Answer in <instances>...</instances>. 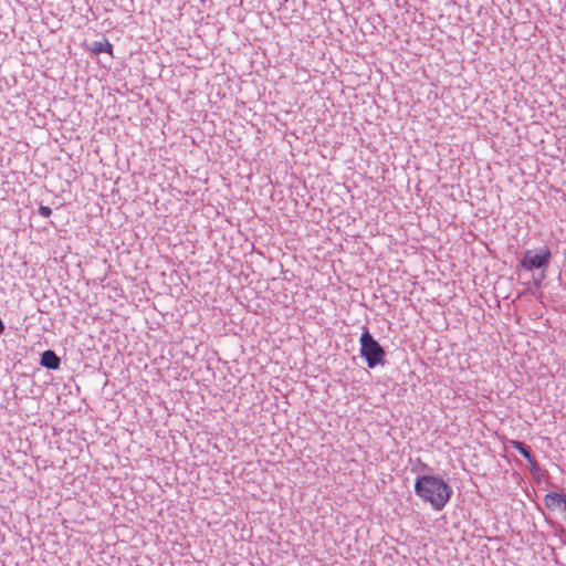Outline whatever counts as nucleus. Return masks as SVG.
<instances>
[{
    "instance_id": "obj_1",
    "label": "nucleus",
    "mask_w": 566,
    "mask_h": 566,
    "mask_svg": "<svg viewBox=\"0 0 566 566\" xmlns=\"http://www.w3.org/2000/svg\"><path fill=\"white\" fill-rule=\"evenodd\" d=\"M415 492L434 511H441L449 502L452 491L449 484L436 475H419L415 482Z\"/></svg>"
},
{
    "instance_id": "obj_2",
    "label": "nucleus",
    "mask_w": 566,
    "mask_h": 566,
    "mask_svg": "<svg viewBox=\"0 0 566 566\" xmlns=\"http://www.w3.org/2000/svg\"><path fill=\"white\" fill-rule=\"evenodd\" d=\"M360 355L366 359L367 366L374 368L384 363L385 350L371 336L368 329L360 336Z\"/></svg>"
},
{
    "instance_id": "obj_3",
    "label": "nucleus",
    "mask_w": 566,
    "mask_h": 566,
    "mask_svg": "<svg viewBox=\"0 0 566 566\" xmlns=\"http://www.w3.org/2000/svg\"><path fill=\"white\" fill-rule=\"evenodd\" d=\"M551 256L552 253L548 247H542L536 252L533 250H526L520 261V265L526 271L546 269L549 264Z\"/></svg>"
},
{
    "instance_id": "obj_4",
    "label": "nucleus",
    "mask_w": 566,
    "mask_h": 566,
    "mask_svg": "<svg viewBox=\"0 0 566 566\" xmlns=\"http://www.w3.org/2000/svg\"><path fill=\"white\" fill-rule=\"evenodd\" d=\"M41 365L48 369H57L61 365L60 357L53 350H45L41 356Z\"/></svg>"
},
{
    "instance_id": "obj_5",
    "label": "nucleus",
    "mask_w": 566,
    "mask_h": 566,
    "mask_svg": "<svg viewBox=\"0 0 566 566\" xmlns=\"http://www.w3.org/2000/svg\"><path fill=\"white\" fill-rule=\"evenodd\" d=\"M545 501L548 507H558L562 512H565L566 495L549 493L545 496Z\"/></svg>"
},
{
    "instance_id": "obj_6",
    "label": "nucleus",
    "mask_w": 566,
    "mask_h": 566,
    "mask_svg": "<svg viewBox=\"0 0 566 566\" xmlns=\"http://www.w3.org/2000/svg\"><path fill=\"white\" fill-rule=\"evenodd\" d=\"M91 51L94 54H101V53H109L113 52V45L109 43L107 39H102L99 41H94L91 46Z\"/></svg>"
},
{
    "instance_id": "obj_7",
    "label": "nucleus",
    "mask_w": 566,
    "mask_h": 566,
    "mask_svg": "<svg viewBox=\"0 0 566 566\" xmlns=\"http://www.w3.org/2000/svg\"><path fill=\"white\" fill-rule=\"evenodd\" d=\"M511 446H512V448L517 450L530 462L531 469H536L537 464L533 460L531 451L524 446V443L516 441V440H512Z\"/></svg>"
},
{
    "instance_id": "obj_8",
    "label": "nucleus",
    "mask_w": 566,
    "mask_h": 566,
    "mask_svg": "<svg viewBox=\"0 0 566 566\" xmlns=\"http://www.w3.org/2000/svg\"><path fill=\"white\" fill-rule=\"evenodd\" d=\"M39 213L43 217V218H49L51 214H52V209L48 206H40L39 207Z\"/></svg>"
}]
</instances>
